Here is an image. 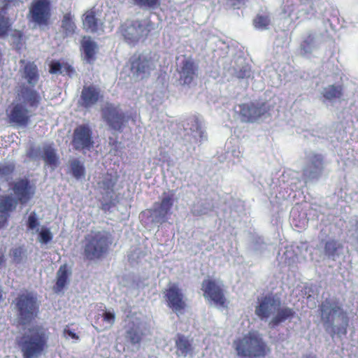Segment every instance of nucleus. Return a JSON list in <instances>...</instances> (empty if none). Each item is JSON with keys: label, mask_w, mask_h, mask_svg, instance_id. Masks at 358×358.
<instances>
[{"label": "nucleus", "mask_w": 358, "mask_h": 358, "mask_svg": "<svg viewBox=\"0 0 358 358\" xmlns=\"http://www.w3.org/2000/svg\"><path fill=\"white\" fill-rule=\"evenodd\" d=\"M250 75L251 70L248 65H243L239 70L236 71V76L239 78H249Z\"/></svg>", "instance_id": "nucleus-48"}, {"label": "nucleus", "mask_w": 358, "mask_h": 358, "mask_svg": "<svg viewBox=\"0 0 358 358\" xmlns=\"http://www.w3.org/2000/svg\"><path fill=\"white\" fill-rule=\"evenodd\" d=\"M11 255L13 256V260L16 262H20L22 259V250L21 248H14L12 252Z\"/></svg>", "instance_id": "nucleus-51"}, {"label": "nucleus", "mask_w": 358, "mask_h": 358, "mask_svg": "<svg viewBox=\"0 0 358 358\" xmlns=\"http://www.w3.org/2000/svg\"><path fill=\"white\" fill-rule=\"evenodd\" d=\"M321 34L313 30H308L303 36L300 45V54L310 57L319 48Z\"/></svg>", "instance_id": "nucleus-17"}, {"label": "nucleus", "mask_w": 358, "mask_h": 358, "mask_svg": "<svg viewBox=\"0 0 358 358\" xmlns=\"http://www.w3.org/2000/svg\"><path fill=\"white\" fill-rule=\"evenodd\" d=\"M103 317L107 324L106 327H110L115 322V314L110 311H106L103 314Z\"/></svg>", "instance_id": "nucleus-49"}, {"label": "nucleus", "mask_w": 358, "mask_h": 358, "mask_svg": "<svg viewBox=\"0 0 358 358\" xmlns=\"http://www.w3.org/2000/svg\"><path fill=\"white\" fill-rule=\"evenodd\" d=\"M323 170V159L320 155L312 153L308 157V162L303 169L306 180L317 179Z\"/></svg>", "instance_id": "nucleus-16"}, {"label": "nucleus", "mask_w": 358, "mask_h": 358, "mask_svg": "<svg viewBox=\"0 0 358 358\" xmlns=\"http://www.w3.org/2000/svg\"><path fill=\"white\" fill-rule=\"evenodd\" d=\"M70 166L72 174L76 180H80L85 177V169L82 162L78 159H73L71 162Z\"/></svg>", "instance_id": "nucleus-36"}, {"label": "nucleus", "mask_w": 358, "mask_h": 358, "mask_svg": "<svg viewBox=\"0 0 358 358\" xmlns=\"http://www.w3.org/2000/svg\"><path fill=\"white\" fill-rule=\"evenodd\" d=\"M320 310L326 331L331 336L346 334L348 318L335 298L326 299L322 301Z\"/></svg>", "instance_id": "nucleus-1"}, {"label": "nucleus", "mask_w": 358, "mask_h": 358, "mask_svg": "<svg viewBox=\"0 0 358 358\" xmlns=\"http://www.w3.org/2000/svg\"><path fill=\"white\" fill-rule=\"evenodd\" d=\"M231 1V4L234 6H236L239 3H241L242 2H243L245 0H230Z\"/></svg>", "instance_id": "nucleus-52"}, {"label": "nucleus", "mask_w": 358, "mask_h": 358, "mask_svg": "<svg viewBox=\"0 0 358 358\" xmlns=\"http://www.w3.org/2000/svg\"><path fill=\"white\" fill-rule=\"evenodd\" d=\"M12 305L16 310V320L19 324H29L37 315L38 306L36 299L31 293L20 294Z\"/></svg>", "instance_id": "nucleus-6"}, {"label": "nucleus", "mask_w": 358, "mask_h": 358, "mask_svg": "<svg viewBox=\"0 0 358 358\" xmlns=\"http://www.w3.org/2000/svg\"><path fill=\"white\" fill-rule=\"evenodd\" d=\"M17 204V201L10 196L0 197V212L6 213L14 210Z\"/></svg>", "instance_id": "nucleus-35"}, {"label": "nucleus", "mask_w": 358, "mask_h": 358, "mask_svg": "<svg viewBox=\"0 0 358 358\" xmlns=\"http://www.w3.org/2000/svg\"><path fill=\"white\" fill-rule=\"evenodd\" d=\"M48 10L49 1L48 0L34 1L29 10L31 20L39 24L45 23Z\"/></svg>", "instance_id": "nucleus-18"}, {"label": "nucleus", "mask_w": 358, "mask_h": 358, "mask_svg": "<svg viewBox=\"0 0 358 358\" xmlns=\"http://www.w3.org/2000/svg\"><path fill=\"white\" fill-rule=\"evenodd\" d=\"M27 225L28 230L31 231L32 234L39 232L40 222L38 220V217L35 212H31L29 214Z\"/></svg>", "instance_id": "nucleus-40"}, {"label": "nucleus", "mask_w": 358, "mask_h": 358, "mask_svg": "<svg viewBox=\"0 0 358 358\" xmlns=\"http://www.w3.org/2000/svg\"><path fill=\"white\" fill-rule=\"evenodd\" d=\"M240 115L242 122H253L266 115L268 110V104L265 102H251L239 106Z\"/></svg>", "instance_id": "nucleus-11"}, {"label": "nucleus", "mask_w": 358, "mask_h": 358, "mask_svg": "<svg viewBox=\"0 0 358 358\" xmlns=\"http://www.w3.org/2000/svg\"><path fill=\"white\" fill-rule=\"evenodd\" d=\"M41 159L44 161L45 165L55 169L59 164V157L57 150L50 145H44L41 150Z\"/></svg>", "instance_id": "nucleus-25"}, {"label": "nucleus", "mask_w": 358, "mask_h": 358, "mask_svg": "<svg viewBox=\"0 0 358 358\" xmlns=\"http://www.w3.org/2000/svg\"><path fill=\"white\" fill-rule=\"evenodd\" d=\"M13 171V166L12 165H0V179L4 178L6 180L8 179V176Z\"/></svg>", "instance_id": "nucleus-46"}, {"label": "nucleus", "mask_w": 358, "mask_h": 358, "mask_svg": "<svg viewBox=\"0 0 358 358\" xmlns=\"http://www.w3.org/2000/svg\"><path fill=\"white\" fill-rule=\"evenodd\" d=\"M74 20V16L71 13L64 15L62 20V30L66 36H71L75 33L76 26Z\"/></svg>", "instance_id": "nucleus-32"}, {"label": "nucleus", "mask_w": 358, "mask_h": 358, "mask_svg": "<svg viewBox=\"0 0 358 358\" xmlns=\"http://www.w3.org/2000/svg\"><path fill=\"white\" fill-rule=\"evenodd\" d=\"M63 336L66 339L71 338V339H74V340H78L79 338L78 336L68 327H66L64 329Z\"/></svg>", "instance_id": "nucleus-50"}, {"label": "nucleus", "mask_w": 358, "mask_h": 358, "mask_svg": "<svg viewBox=\"0 0 358 358\" xmlns=\"http://www.w3.org/2000/svg\"><path fill=\"white\" fill-rule=\"evenodd\" d=\"M155 24L148 19L136 20L124 29L123 36L126 41L130 45H134L141 40L145 39Z\"/></svg>", "instance_id": "nucleus-8"}, {"label": "nucleus", "mask_w": 358, "mask_h": 358, "mask_svg": "<svg viewBox=\"0 0 358 358\" xmlns=\"http://www.w3.org/2000/svg\"><path fill=\"white\" fill-rule=\"evenodd\" d=\"M155 69V59L151 52L142 54L131 62V71L137 78L143 79L149 76Z\"/></svg>", "instance_id": "nucleus-13"}, {"label": "nucleus", "mask_w": 358, "mask_h": 358, "mask_svg": "<svg viewBox=\"0 0 358 358\" xmlns=\"http://www.w3.org/2000/svg\"><path fill=\"white\" fill-rule=\"evenodd\" d=\"M201 289L204 292V296L210 299L216 306L222 308L226 306V299L220 285L214 280L206 279L202 282Z\"/></svg>", "instance_id": "nucleus-15"}, {"label": "nucleus", "mask_w": 358, "mask_h": 358, "mask_svg": "<svg viewBox=\"0 0 358 358\" xmlns=\"http://www.w3.org/2000/svg\"><path fill=\"white\" fill-rule=\"evenodd\" d=\"M308 358H313V357H308Z\"/></svg>", "instance_id": "nucleus-54"}, {"label": "nucleus", "mask_w": 358, "mask_h": 358, "mask_svg": "<svg viewBox=\"0 0 358 358\" xmlns=\"http://www.w3.org/2000/svg\"><path fill=\"white\" fill-rule=\"evenodd\" d=\"M21 96L23 100L22 104H29L30 106H37L40 96L38 94L33 90L24 88L21 93Z\"/></svg>", "instance_id": "nucleus-33"}, {"label": "nucleus", "mask_w": 358, "mask_h": 358, "mask_svg": "<svg viewBox=\"0 0 358 358\" xmlns=\"http://www.w3.org/2000/svg\"><path fill=\"white\" fill-rule=\"evenodd\" d=\"M100 98V90L94 86L84 87L80 96L81 104L85 108L94 106Z\"/></svg>", "instance_id": "nucleus-23"}, {"label": "nucleus", "mask_w": 358, "mask_h": 358, "mask_svg": "<svg viewBox=\"0 0 358 358\" xmlns=\"http://www.w3.org/2000/svg\"><path fill=\"white\" fill-rule=\"evenodd\" d=\"M255 314L262 320L271 318L268 326L274 328L287 320H291L295 311L289 307L281 306V301L273 296H266L259 300L255 308Z\"/></svg>", "instance_id": "nucleus-2"}, {"label": "nucleus", "mask_w": 358, "mask_h": 358, "mask_svg": "<svg viewBox=\"0 0 358 358\" xmlns=\"http://www.w3.org/2000/svg\"><path fill=\"white\" fill-rule=\"evenodd\" d=\"M134 2L143 8H155L159 5V0H134Z\"/></svg>", "instance_id": "nucleus-44"}, {"label": "nucleus", "mask_w": 358, "mask_h": 358, "mask_svg": "<svg viewBox=\"0 0 358 358\" xmlns=\"http://www.w3.org/2000/svg\"><path fill=\"white\" fill-rule=\"evenodd\" d=\"M23 77L32 87H34L38 80V73L36 65L34 62H28L24 67Z\"/></svg>", "instance_id": "nucleus-29"}, {"label": "nucleus", "mask_w": 358, "mask_h": 358, "mask_svg": "<svg viewBox=\"0 0 358 358\" xmlns=\"http://www.w3.org/2000/svg\"><path fill=\"white\" fill-rule=\"evenodd\" d=\"M320 0H285L283 12L292 21L303 20L313 17Z\"/></svg>", "instance_id": "nucleus-7"}, {"label": "nucleus", "mask_w": 358, "mask_h": 358, "mask_svg": "<svg viewBox=\"0 0 358 358\" xmlns=\"http://www.w3.org/2000/svg\"><path fill=\"white\" fill-rule=\"evenodd\" d=\"M92 131L88 124L78 126L73 131L72 145L78 151H90L94 147Z\"/></svg>", "instance_id": "nucleus-10"}, {"label": "nucleus", "mask_w": 358, "mask_h": 358, "mask_svg": "<svg viewBox=\"0 0 358 358\" xmlns=\"http://www.w3.org/2000/svg\"><path fill=\"white\" fill-rule=\"evenodd\" d=\"M9 120L17 126L25 127L28 124L30 115L28 109L22 103L13 106L8 115Z\"/></svg>", "instance_id": "nucleus-19"}, {"label": "nucleus", "mask_w": 358, "mask_h": 358, "mask_svg": "<svg viewBox=\"0 0 358 358\" xmlns=\"http://www.w3.org/2000/svg\"><path fill=\"white\" fill-rule=\"evenodd\" d=\"M48 334L41 327H34L25 331L17 343L23 358H37L48 346Z\"/></svg>", "instance_id": "nucleus-3"}, {"label": "nucleus", "mask_w": 358, "mask_h": 358, "mask_svg": "<svg viewBox=\"0 0 358 358\" xmlns=\"http://www.w3.org/2000/svg\"><path fill=\"white\" fill-rule=\"evenodd\" d=\"M39 233V241L42 243H48L52 239V235L50 229L43 228Z\"/></svg>", "instance_id": "nucleus-45"}, {"label": "nucleus", "mask_w": 358, "mask_h": 358, "mask_svg": "<svg viewBox=\"0 0 358 358\" xmlns=\"http://www.w3.org/2000/svg\"><path fill=\"white\" fill-rule=\"evenodd\" d=\"M81 48L84 54L85 59L91 63L95 59L97 51V45L90 37L85 36L81 41Z\"/></svg>", "instance_id": "nucleus-26"}, {"label": "nucleus", "mask_w": 358, "mask_h": 358, "mask_svg": "<svg viewBox=\"0 0 358 358\" xmlns=\"http://www.w3.org/2000/svg\"><path fill=\"white\" fill-rule=\"evenodd\" d=\"M42 147H31L27 152V156L32 159L41 158Z\"/></svg>", "instance_id": "nucleus-47"}, {"label": "nucleus", "mask_w": 358, "mask_h": 358, "mask_svg": "<svg viewBox=\"0 0 358 358\" xmlns=\"http://www.w3.org/2000/svg\"><path fill=\"white\" fill-rule=\"evenodd\" d=\"M176 354L180 357L192 356L194 348L190 341L184 336L179 335L176 341Z\"/></svg>", "instance_id": "nucleus-27"}, {"label": "nucleus", "mask_w": 358, "mask_h": 358, "mask_svg": "<svg viewBox=\"0 0 358 358\" xmlns=\"http://www.w3.org/2000/svg\"><path fill=\"white\" fill-rule=\"evenodd\" d=\"M271 20L267 15H257L254 20V25L257 29L264 30L268 28Z\"/></svg>", "instance_id": "nucleus-42"}, {"label": "nucleus", "mask_w": 358, "mask_h": 358, "mask_svg": "<svg viewBox=\"0 0 358 358\" xmlns=\"http://www.w3.org/2000/svg\"><path fill=\"white\" fill-rule=\"evenodd\" d=\"M27 180L22 179L14 183L13 190L17 201L22 203H27L33 194Z\"/></svg>", "instance_id": "nucleus-22"}, {"label": "nucleus", "mask_w": 358, "mask_h": 358, "mask_svg": "<svg viewBox=\"0 0 358 358\" xmlns=\"http://www.w3.org/2000/svg\"><path fill=\"white\" fill-rule=\"evenodd\" d=\"M17 34L18 35L19 37L21 36V34L20 32H17Z\"/></svg>", "instance_id": "nucleus-53"}, {"label": "nucleus", "mask_w": 358, "mask_h": 358, "mask_svg": "<svg viewBox=\"0 0 358 358\" xmlns=\"http://www.w3.org/2000/svg\"><path fill=\"white\" fill-rule=\"evenodd\" d=\"M190 130L192 131L191 135H192L196 141L201 142L206 139V135L205 131L196 120H193Z\"/></svg>", "instance_id": "nucleus-37"}, {"label": "nucleus", "mask_w": 358, "mask_h": 358, "mask_svg": "<svg viewBox=\"0 0 358 358\" xmlns=\"http://www.w3.org/2000/svg\"><path fill=\"white\" fill-rule=\"evenodd\" d=\"M68 275L69 274L66 265L61 266L57 273V282L55 287L56 292H61L64 289L67 283Z\"/></svg>", "instance_id": "nucleus-34"}, {"label": "nucleus", "mask_w": 358, "mask_h": 358, "mask_svg": "<svg viewBox=\"0 0 358 358\" xmlns=\"http://www.w3.org/2000/svg\"><path fill=\"white\" fill-rule=\"evenodd\" d=\"M165 297L168 306L176 313H181L186 304L184 294L178 285L175 283L169 285Z\"/></svg>", "instance_id": "nucleus-14"}, {"label": "nucleus", "mask_w": 358, "mask_h": 358, "mask_svg": "<svg viewBox=\"0 0 358 358\" xmlns=\"http://www.w3.org/2000/svg\"><path fill=\"white\" fill-rule=\"evenodd\" d=\"M112 244L110 234L106 231H91L85 238L84 255L88 260L105 257Z\"/></svg>", "instance_id": "nucleus-4"}, {"label": "nucleus", "mask_w": 358, "mask_h": 358, "mask_svg": "<svg viewBox=\"0 0 358 358\" xmlns=\"http://www.w3.org/2000/svg\"><path fill=\"white\" fill-rule=\"evenodd\" d=\"M349 224L350 227L348 230L349 236L358 246V216L352 218Z\"/></svg>", "instance_id": "nucleus-39"}, {"label": "nucleus", "mask_w": 358, "mask_h": 358, "mask_svg": "<svg viewBox=\"0 0 358 358\" xmlns=\"http://www.w3.org/2000/svg\"><path fill=\"white\" fill-rule=\"evenodd\" d=\"M214 208V204L210 199H199L192 208V213L194 215H206L210 212Z\"/></svg>", "instance_id": "nucleus-30"}, {"label": "nucleus", "mask_w": 358, "mask_h": 358, "mask_svg": "<svg viewBox=\"0 0 358 358\" xmlns=\"http://www.w3.org/2000/svg\"><path fill=\"white\" fill-rule=\"evenodd\" d=\"M173 196L172 192H164L160 197V201L154 203L152 216L155 222L162 224L167 221V215L173 205Z\"/></svg>", "instance_id": "nucleus-12"}, {"label": "nucleus", "mask_w": 358, "mask_h": 358, "mask_svg": "<svg viewBox=\"0 0 358 358\" xmlns=\"http://www.w3.org/2000/svg\"><path fill=\"white\" fill-rule=\"evenodd\" d=\"M83 26L86 30L90 32H98L101 29V23L96 18L94 10H90L85 13Z\"/></svg>", "instance_id": "nucleus-28"}, {"label": "nucleus", "mask_w": 358, "mask_h": 358, "mask_svg": "<svg viewBox=\"0 0 358 358\" xmlns=\"http://www.w3.org/2000/svg\"><path fill=\"white\" fill-rule=\"evenodd\" d=\"M343 255V245L341 241L331 238L324 242L323 246L324 258L336 261Z\"/></svg>", "instance_id": "nucleus-21"}, {"label": "nucleus", "mask_w": 358, "mask_h": 358, "mask_svg": "<svg viewBox=\"0 0 358 358\" xmlns=\"http://www.w3.org/2000/svg\"><path fill=\"white\" fill-rule=\"evenodd\" d=\"M101 117L110 129L122 131L124 125V113L117 106L106 103L101 110Z\"/></svg>", "instance_id": "nucleus-9"}, {"label": "nucleus", "mask_w": 358, "mask_h": 358, "mask_svg": "<svg viewBox=\"0 0 358 358\" xmlns=\"http://www.w3.org/2000/svg\"><path fill=\"white\" fill-rule=\"evenodd\" d=\"M322 94L324 98L329 100L338 98L341 94V87L339 86L329 85L328 87L324 88Z\"/></svg>", "instance_id": "nucleus-38"}, {"label": "nucleus", "mask_w": 358, "mask_h": 358, "mask_svg": "<svg viewBox=\"0 0 358 358\" xmlns=\"http://www.w3.org/2000/svg\"><path fill=\"white\" fill-rule=\"evenodd\" d=\"M20 0H0V37L4 36L10 27L8 19L6 17L1 10H3L8 3H16Z\"/></svg>", "instance_id": "nucleus-31"}, {"label": "nucleus", "mask_w": 358, "mask_h": 358, "mask_svg": "<svg viewBox=\"0 0 358 358\" xmlns=\"http://www.w3.org/2000/svg\"><path fill=\"white\" fill-rule=\"evenodd\" d=\"M180 81L184 85L190 84L197 76V68L189 59H184L178 70Z\"/></svg>", "instance_id": "nucleus-20"}, {"label": "nucleus", "mask_w": 358, "mask_h": 358, "mask_svg": "<svg viewBox=\"0 0 358 358\" xmlns=\"http://www.w3.org/2000/svg\"><path fill=\"white\" fill-rule=\"evenodd\" d=\"M266 343L257 332H250L234 342L238 356L243 357H263L266 354Z\"/></svg>", "instance_id": "nucleus-5"}, {"label": "nucleus", "mask_w": 358, "mask_h": 358, "mask_svg": "<svg viewBox=\"0 0 358 358\" xmlns=\"http://www.w3.org/2000/svg\"><path fill=\"white\" fill-rule=\"evenodd\" d=\"M126 342L131 345L132 350L137 351L140 348V343L142 339V331L139 324H133L129 327L126 331Z\"/></svg>", "instance_id": "nucleus-24"}, {"label": "nucleus", "mask_w": 358, "mask_h": 358, "mask_svg": "<svg viewBox=\"0 0 358 358\" xmlns=\"http://www.w3.org/2000/svg\"><path fill=\"white\" fill-rule=\"evenodd\" d=\"M117 176L107 174L105 176L102 181L99 183L101 187L107 191H112L114 186L117 183Z\"/></svg>", "instance_id": "nucleus-41"}, {"label": "nucleus", "mask_w": 358, "mask_h": 358, "mask_svg": "<svg viewBox=\"0 0 358 358\" xmlns=\"http://www.w3.org/2000/svg\"><path fill=\"white\" fill-rule=\"evenodd\" d=\"M64 69H66V67H64L59 62H53L50 65V72L51 73L62 74L64 73ZM72 71H73L71 66H68L66 68V73H68L69 75Z\"/></svg>", "instance_id": "nucleus-43"}]
</instances>
